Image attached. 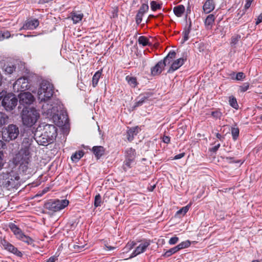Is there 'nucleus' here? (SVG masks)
<instances>
[{"label": "nucleus", "mask_w": 262, "mask_h": 262, "mask_svg": "<svg viewBox=\"0 0 262 262\" xmlns=\"http://www.w3.org/2000/svg\"><path fill=\"white\" fill-rule=\"evenodd\" d=\"M42 107L43 113L52 118L59 125H62L67 120V113L59 99L55 100L52 104H43Z\"/></svg>", "instance_id": "nucleus-1"}, {"label": "nucleus", "mask_w": 262, "mask_h": 262, "mask_svg": "<svg viewBox=\"0 0 262 262\" xmlns=\"http://www.w3.org/2000/svg\"><path fill=\"white\" fill-rule=\"evenodd\" d=\"M23 124L28 127H31L40 118L39 111L34 107L24 106L20 113Z\"/></svg>", "instance_id": "nucleus-2"}, {"label": "nucleus", "mask_w": 262, "mask_h": 262, "mask_svg": "<svg viewBox=\"0 0 262 262\" xmlns=\"http://www.w3.org/2000/svg\"><path fill=\"white\" fill-rule=\"evenodd\" d=\"M19 176L14 170L3 172L0 175V186L9 190L17 188L19 185Z\"/></svg>", "instance_id": "nucleus-3"}, {"label": "nucleus", "mask_w": 262, "mask_h": 262, "mask_svg": "<svg viewBox=\"0 0 262 262\" xmlns=\"http://www.w3.org/2000/svg\"><path fill=\"white\" fill-rule=\"evenodd\" d=\"M54 93L53 85L47 80H42L38 90V99L41 102L50 101Z\"/></svg>", "instance_id": "nucleus-4"}, {"label": "nucleus", "mask_w": 262, "mask_h": 262, "mask_svg": "<svg viewBox=\"0 0 262 262\" xmlns=\"http://www.w3.org/2000/svg\"><path fill=\"white\" fill-rule=\"evenodd\" d=\"M1 132L3 139L6 142L14 140L19 134L18 127L13 124L3 127Z\"/></svg>", "instance_id": "nucleus-5"}, {"label": "nucleus", "mask_w": 262, "mask_h": 262, "mask_svg": "<svg viewBox=\"0 0 262 262\" xmlns=\"http://www.w3.org/2000/svg\"><path fill=\"white\" fill-rule=\"evenodd\" d=\"M18 103V98L12 93L5 92V95L1 101L2 106L7 112H11L15 108Z\"/></svg>", "instance_id": "nucleus-6"}, {"label": "nucleus", "mask_w": 262, "mask_h": 262, "mask_svg": "<svg viewBox=\"0 0 262 262\" xmlns=\"http://www.w3.org/2000/svg\"><path fill=\"white\" fill-rule=\"evenodd\" d=\"M30 156H23L20 159L15 160V156L12 160V162L15 165H19L18 169L24 174H29L31 173V168L29 167V164L30 162Z\"/></svg>", "instance_id": "nucleus-7"}, {"label": "nucleus", "mask_w": 262, "mask_h": 262, "mask_svg": "<svg viewBox=\"0 0 262 262\" xmlns=\"http://www.w3.org/2000/svg\"><path fill=\"white\" fill-rule=\"evenodd\" d=\"M69 203L68 200H56L55 201H51L45 204V208L53 212H57L67 207Z\"/></svg>", "instance_id": "nucleus-8"}, {"label": "nucleus", "mask_w": 262, "mask_h": 262, "mask_svg": "<svg viewBox=\"0 0 262 262\" xmlns=\"http://www.w3.org/2000/svg\"><path fill=\"white\" fill-rule=\"evenodd\" d=\"M33 142L32 137H25L21 143V148L15 155V160L20 159L23 156H30V146Z\"/></svg>", "instance_id": "nucleus-9"}, {"label": "nucleus", "mask_w": 262, "mask_h": 262, "mask_svg": "<svg viewBox=\"0 0 262 262\" xmlns=\"http://www.w3.org/2000/svg\"><path fill=\"white\" fill-rule=\"evenodd\" d=\"M0 244L3 248L8 252L12 253L18 257H21L23 256V254L22 252L19 251L17 248L15 247L14 245L7 241L5 237H0Z\"/></svg>", "instance_id": "nucleus-10"}, {"label": "nucleus", "mask_w": 262, "mask_h": 262, "mask_svg": "<svg viewBox=\"0 0 262 262\" xmlns=\"http://www.w3.org/2000/svg\"><path fill=\"white\" fill-rule=\"evenodd\" d=\"M19 102L20 105H30L35 101L34 96L29 92H20L18 95Z\"/></svg>", "instance_id": "nucleus-11"}, {"label": "nucleus", "mask_w": 262, "mask_h": 262, "mask_svg": "<svg viewBox=\"0 0 262 262\" xmlns=\"http://www.w3.org/2000/svg\"><path fill=\"white\" fill-rule=\"evenodd\" d=\"M141 243L133 251L132 253L130 254L129 258H132L144 252L147 248L150 245L151 241L149 239L144 238L142 240Z\"/></svg>", "instance_id": "nucleus-12"}, {"label": "nucleus", "mask_w": 262, "mask_h": 262, "mask_svg": "<svg viewBox=\"0 0 262 262\" xmlns=\"http://www.w3.org/2000/svg\"><path fill=\"white\" fill-rule=\"evenodd\" d=\"M35 136H36L35 140L36 142L41 145L47 146L54 142L51 141L50 136L47 135L43 131L41 133L37 131Z\"/></svg>", "instance_id": "nucleus-13"}, {"label": "nucleus", "mask_w": 262, "mask_h": 262, "mask_svg": "<svg viewBox=\"0 0 262 262\" xmlns=\"http://www.w3.org/2000/svg\"><path fill=\"white\" fill-rule=\"evenodd\" d=\"M30 88L28 83V79L23 77L18 78L13 84V89L17 92H24Z\"/></svg>", "instance_id": "nucleus-14"}, {"label": "nucleus", "mask_w": 262, "mask_h": 262, "mask_svg": "<svg viewBox=\"0 0 262 262\" xmlns=\"http://www.w3.org/2000/svg\"><path fill=\"white\" fill-rule=\"evenodd\" d=\"M42 131L50 136V140L52 141H54L57 136V128L53 124H46L43 126Z\"/></svg>", "instance_id": "nucleus-15"}, {"label": "nucleus", "mask_w": 262, "mask_h": 262, "mask_svg": "<svg viewBox=\"0 0 262 262\" xmlns=\"http://www.w3.org/2000/svg\"><path fill=\"white\" fill-rule=\"evenodd\" d=\"M187 60V56L184 55L181 58L177 59L173 61L169 69L167 71L168 73H172L178 69H179L181 66H182Z\"/></svg>", "instance_id": "nucleus-16"}, {"label": "nucleus", "mask_w": 262, "mask_h": 262, "mask_svg": "<svg viewBox=\"0 0 262 262\" xmlns=\"http://www.w3.org/2000/svg\"><path fill=\"white\" fill-rule=\"evenodd\" d=\"M39 22L37 19H33L27 20L23 25V27L20 29L25 30H33L36 29L39 25Z\"/></svg>", "instance_id": "nucleus-17"}, {"label": "nucleus", "mask_w": 262, "mask_h": 262, "mask_svg": "<svg viewBox=\"0 0 262 262\" xmlns=\"http://www.w3.org/2000/svg\"><path fill=\"white\" fill-rule=\"evenodd\" d=\"M177 55V53L174 50H170L168 54L164 58L163 60H161L164 66H166L167 65L169 64L172 61H173L174 59L176 58Z\"/></svg>", "instance_id": "nucleus-18"}, {"label": "nucleus", "mask_w": 262, "mask_h": 262, "mask_svg": "<svg viewBox=\"0 0 262 262\" xmlns=\"http://www.w3.org/2000/svg\"><path fill=\"white\" fill-rule=\"evenodd\" d=\"M139 129L138 126L128 128L126 131V138L129 142H132L134 140L135 136L138 134Z\"/></svg>", "instance_id": "nucleus-19"}, {"label": "nucleus", "mask_w": 262, "mask_h": 262, "mask_svg": "<svg viewBox=\"0 0 262 262\" xmlns=\"http://www.w3.org/2000/svg\"><path fill=\"white\" fill-rule=\"evenodd\" d=\"M214 8L215 3L214 0H206L203 6V11L206 14L210 13Z\"/></svg>", "instance_id": "nucleus-20"}, {"label": "nucleus", "mask_w": 262, "mask_h": 262, "mask_svg": "<svg viewBox=\"0 0 262 262\" xmlns=\"http://www.w3.org/2000/svg\"><path fill=\"white\" fill-rule=\"evenodd\" d=\"M163 64L161 60L159 61L154 67L151 68V74L152 76L160 75L165 67Z\"/></svg>", "instance_id": "nucleus-21"}, {"label": "nucleus", "mask_w": 262, "mask_h": 262, "mask_svg": "<svg viewBox=\"0 0 262 262\" xmlns=\"http://www.w3.org/2000/svg\"><path fill=\"white\" fill-rule=\"evenodd\" d=\"M92 151L97 159H99L105 152V148L102 146H94L92 147Z\"/></svg>", "instance_id": "nucleus-22"}, {"label": "nucleus", "mask_w": 262, "mask_h": 262, "mask_svg": "<svg viewBox=\"0 0 262 262\" xmlns=\"http://www.w3.org/2000/svg\"><path fill=\"white\" fill-rule=\"evenodd\" d=\"M215 20V16L214 14H209L206 18L204 24L205 27L208 29H211L214 23Z\"/></svg>", "instance_id": "nucleus-23"}, {"label": "nucleus", "mask_w": 262, "mask_h": 262, "mask_svg": "<svg viewBox=\"0 0 262 262\" xmlns=\"http://www.w3.org/2000/svg\"><path fill=\"white\" fill-rule=\"evenodd\" d=\"M125 159H129V160H135L136 157V150L132 147L127 148L125 151Z\"/></svg>", "instance_id": "nucleus-24"}, {"label": "nucleus", "mask_w": 262, "mask_h": 262, "mask_svg": "<svg viewBox=\"0 0 262 262\" xmlns=\"http://www.w3.org/2000/svg\"><path fill=\"white\" fill-rule=\"evenodd\" d=\"M9 227L17 238L23 233L21 229L14 223H9Z\"/></svg>", "instance_id": "nucleus-25"}, {"label": "nucleus", "mask_w": 262, "mask_h": 262, "mask_svg": "<svg viewBox=\"0 0 262 262\" xmlns=\"http://www.w3.org/2000/svg\"><path fill=\"white\" fill-rule=\"evenodd\" d=\"M17 239L26 243L28 245H33V246H34V239L31 237L25 235L24 232L21 234L18 237Z\"/></svg>", "instance_id": "nucleus-26"}, {"label": "nucleus", "mask_w": 262, "mask_h": 262, "mask_svg": "<svg viewBox=\"0 0 262 262\" xmlns=\"http://www.w3.org/2000/svg\"><path fill=\"white\" fill-rule=\"evenodd\" d=\"M185 7L183 5H180L173 8V11L177 17H181L185 12Z\"/></svg>", "instance_id": "nucleus-27"}, {"label": "nucleus", "mask_w": 262, "mask_h": 262, "mask_svg": "<svg viewBox=\"0 0 262 262\" xmlns=\"http://www.w3.org/2000/svg\"><path fill=\"white\" fill-rule=\"evenodd\" d=\"M102 70L97 71L92 78V85L94 88L96 87L98 83L99 80L101 76Z\"/></svg>", "instance_id": "nucleus-28"}, {"label": "nucleus", "mask_w": 262, "mask_h": 262, "mask_svg": "<svg viewBox=\"0 0 262 262\" xmlns=\"http://www.w3.org/2000/svg\"><path fill=\"white\" fill-rule=\"evenodd\" d=\"M9 116L5 113L0 112V127L9 123Z\"/></svg>", "instance_id": "nucleus-29"}, {"label": "nucleus", "mask_w": 262, "mask_h": 262, "mask_svg": "<svg viewBox=\"0 0 262 262\" xmlns=\"http://www.w3.org/2000/svg\"><path fill=\"white\" fill-rule=\"evenodd\" d=\"M84 155V151L82 150L76 151L71 157L73 162H78Z\"/></svg>", "instance_id": "nucleus-30"}, {"label": "nucleus", "mask_w": 262, "mask_h": 262, "mask_svg": "<svg viewBox=\"0 0 262 262\" xmlns=\"http://www.w3.org/2000/svg\"><path fill=\"white\" fill-rule=\"evenodd\" d=\"M4 69L6 74H11L14 71H15L16 67L13 64L7 63L5 64Z\"/></svg>", "instance_id": "nucleus-31"}, {"label": "nucleus", "mask_w": 262, "mask_h": 262, "mask_svg": "<svg viewBox=\"0 0 262 262\" xmlns=\"http://www.w3.org/2000/svg\"><path fill=\"white\" fill-rule=\"evenodd\" d=\"M126 80L127 81L128 84L132 88H136L138 84L136 77L130 76L129 75L126 76Z\"/></svg>", "instance_id": "nucleus-32"}, {"label": "nucleus", "mask_w": 262, "mask_h": 262, "mask_svg": "<svg viewBox=\"0 0 262 262\" xmlns=\"http://www.w3.org/2000/svg\"><path fill=\"white\" fill-rule=\"evenodd\" d=\"M71 16L73 23L77 24L81 20L83 17V14L82 13L77 14L76 12H72L71 13Z\"/></svg>", "instance_id": "nucleus-33"}, {"label": "nucleus", "mask_w": 262, "mask_h": 262, "mask_svg": "<svg viewBox=\"0 0 262 262\" xmlns=\"http://www.w3.org/2000/svg\"><path fill=\"white\" fill-rule=\"evenodd\" d=\"M229 104L235 110H238L239 106L237 102L236 98L233 96H231L229 97Z\"/></svg>", "instance_id": "nucleus-34"}, {"label": "nucleus", "mask_w": 262, "mask_h": 262, "mask_svg": "<svg viewBox=\"0 0 262 262\" xmlns=\"http://www.w3.org/2000/svg\"><path fill=\"white\" fill-rule=\"evenodd\" d=\"M179 251V248L176 246L172 248H170L168 250H167L164 253L162 254V256L165 257H168L172 254L177 253Z\"/></svg>", "instance_id": "nucleus-35"}, {"label": "nucleus", "mask_w": 262, "mask_h": 262, "mask_svg": "<svg viewBox=\"0 0 262 262\" xmlns=\"http://www.w3.org/2000/svg\"><path fill=\"white\" fill-rule=\"evenodd\" d=\"M138 42L143 47L150 45L149 39L144 36H141L138 38Z\"/></svg>", "instance_id": "nucleus-36"}, {"label": "nucleus", "mask_w": 262, "mask_h": 262, "mask_svg": "<svg viewBox=\"0 0 262 262\" xmlns=\"http://www.w3.org/2000/svg\"><path fill=\"white\" fill-rule=\"evenodd\" d=\"M162 4L158 3L156 1H152L150 2V8L152 11H156L162 8Z\"/></svg>", "instance_id": "nucleus-37"}, {"label": "nucleus", "mask_w": 262, "mask_h": 262, "mask_svg": "<svg viewBox=\"0 0 262 262\" xmlns=\"http://www.w3.org/2000/svg\"><path fill=\"white\" fill-rule=\"evenodd\" d=\"M231 132L233 140L236 141L239 136V128L238 127H231Z\"/></svg>", "instance_id": "nucleus-38"}, {"label": "nucleus", "mask_w": 262, "mask_h": 262, "mask_svg": "<svg viewBox=\"0 0 262 262\" xmlns=\"http://www.w3.org/2000/svg\"><path fill=\"white\" fill-rule=\"evenodd\" d=\"M190 241L189 240H186L185 241L181 242L177 246L179 248V250L180 251V250L189 247L190 246Z\"/></svg>", "instance_id": "nucleus-39"}, {"label": "nucleus", "mask_w": 262, "mask_h": 262, "mask_svg": "<svg viewBox=\"0 0 262 262\" xmlns=\"http://www.w3.org/2000/svg\"><path fill=\"white\" fill-rule=\"evenodd\" d=\"M224 159H225L226 161L229 164L239 163L241 165L244 163V161H242L241 160H235L233 157H226L224 158Z\"/></svg>", "instance_id": "nucleus-40"}, {"label": "nucleus", "mask_w": 262, "mask_h": 262, "mask_svg": "<svg viewBox=\"0 0 262 262\" xmlns=\"http://www.w3.org/2000/svg\"><path fill=\"white\" fill-rule=\"evenodd\" d=\"M190 206L191 204H189L186 206L183 207L177 212V214H182L184 216L188 211Z\"/></svg>", "instance_id": "nucleus-41"}, {"label": "nucleus", "mask_w": 262, "mask_h": 262, "mask_svg": "<svg viewBox=\"0 0 262 262\" xmlns=\"http://www.w3.org/2000/svg\"><path fill=\"white\" fill-rule=\"evenodd\" d=\"M137 99L139 100L135 102L134 105L132 107L133 109H135L136 108L142 105L146 101L143 97H141L140 95L139 96Z\"/></svg>", "instance_id": "nucleus-42"}, {"label": "nucleus", "mask_w": 262, "mask_h": 262, "mask_svg": "<svg viewBox=\"0 0 262 262\" xmlns=\"http://www.w3.org/2000/svg\"><path fill=\"white\" fill-rule=\"evenodd\" d=\"M101 196L99 193L96 194L95 196L94 206L97 208L101 206Z\"/></svg>", "instance_id": "nucleus-43"}, {"label": "nucleus", "mask_w": 262, "mask_h": 262, "mask_svg": "<svg viewBox=\"0 0 262 262\" xmlns=\"http://www.w3.org/2000/svg\"><path fill=\"white\" fill-rule=\"evenodd\" d=\"M253 1V0H246V4L244 6V9L242 10V13L241 14L239 18L242 17L243 16V15L245 14L247 10L250 7Z\"/></svg>", "instance_id": "nucleus-44"}, {"label": "nucleus", "mask_w": 262, "mask_h": 262, "mask_svg": "<svg viewBox=\"0 0 262 262\" xmlns=\"http://www.w3.org/2000/svg\"><path fill=\"white\" fill-rule=\"evenodd\" d=\"M149 9V6L148 5L147 2L145 3L142 4L141 6L139 8L138 11L140 12L143 14H145L146 12L148 11Z\"/></svg>", "instance_id": "nucleus-45"}, {"label": "nucleus", "mask_w": 262, "mask_h": 262, "mask_svg": "<svg viewBox=\"0 0 262 262\" xmlns=\"http://www.w3.org/2000/svg\"><path fill=\"white\" fill-rule=\"evenodd\" d=\"M220 146H221L220 143H218L217 144H215L214 146L209 148L208 151L211 155L216 154L217 151L219 150Z\"/></svg>", "instance_id": "nucleus-46"}, {"label": "nucleus", "mask_w": 262, "mask_h": 262, "mask_svg": "<svg viewBox=\"0 0 262 262\" xmlns=\"http://www.w3.org/2000/svg\"><path fill=\"white\" fill-rule=\"evenodd\" d=\"M144 14L138 11L136 15V23L137 25H140L142 21V18L144 16Z\"/></svg>", "instance_id": "nucleus-47"}, {"label": "nucleus", "mask_w": 262, "mask_h": 262, "mask_svg": "<svg viewBox=\"0 0 262 262\" xmlns=\"http://www.w3.org/2000/svg\"><path fill=\"white\" fill-rule=\"evenodd\" d=\"M241 35H237L234 36H232L231 39V46H235L241 39Z\"/></svg>", "instance_id": "nucleus-48"}, {"label": "nucleus", "mask_w": 262, "mask_h": 262, "mask_svg": "<svg viewBox=\"0 0 262 262\" xmlns=\"http://www.w3.org/2000/svg\"><path fill=\"white\" fill-rule=\"evenodd\" d=\"M190 32L189 31V30H184L182 34H183V38L181 41L182 43H184L185 42H186L187 40L189 39V35L190 34Z\"/></svg>", "instance_id": "nucleus-49"}, {"label": "nucleus", "mask_w": 262, "mask_h": 262, "mask_svg": "<svg viewBox=\"0 0 262 262\" xmlns=\"http://www.w3.org/2000/svg\"><path fill=\"white\" fill-rule=\"evenodd\" d=\"M136 245V242L134 241H130L128 242V243L126 244L125 247L124 249L126 250V252H128L130 250H131Z\"/></svg>", "instance_id": "nucleus-50"}, {"label": "nucleus", "mask_w": 262, "mask_h": 262, "mask_svg": "<svg viewBox=\"0 0 262 262\" xmlns=\"http://www.w3.org/2000/svg\"><path fill=\"white\" fill-rule=\"evenodd\" d=\"M135 161L134 160H129V159H125V161H124V165H123V169L125 171H126V167H127L128 168H130L132 167V164L133 162H134Z\"/></svg>", "instance_id": "nucleus-51"}, {"label": "nucleus", "mask_w": 262, "mask_h": 262, "mask_svg": "<svg viewBox=\"0 0 262 262\" xmlns=\"http://www.w3.org/2000/svg\"><path fill=\"white\" fill-rule=\"evenodd\" d=\"M249 88V83L248 82H245L242 85L239 86V91L242 93H244L247 91Z\"/></svg>", "instance_id": "nucleus-52"}, {"label": "nucleus", "mask_w": 262, "mask_h": 262, "mask_svg": "<svg viewBox=\"0 0 262 262\" xmlns=\"http://www.w3.org/2000/svg\"><path fill=\"white\" fill-rule=\"evenodd\" d=\"M153 95V93L149 92H146L143 94H141L140 95L141 97H143L145 101H146L148 100L151 96H152Z\"/></svg>", "instance_id": "nucleus-53"}, {"label": "nucleus", "mask_w": 262, "mask_h": 262, "mask_svg": "<svg viewBox=\"0 0 262 262\" xmlns=\"http://www.w3.org/2000/svg\"><path fill=\"white\" fill-rule=\"evenodd\" d=\"M2 32V36L3 37V40L5 38H8L10 37L11 34L9 31L4 30H1Z\"/></svg>", "instance_id": "nucleus-54"}, {"label": "nucleus", "mask_w": 262, "mask_h": 262, "mask_svg": "<svg viewBox=\"0 0 262 262\" xmlns=\"http://www.w3.org/2000/svg\"><path fill=\"white\" fill-rule=\"evenodd\" d=\"M179 240V238L178 237L174 236L170 238L168 242V244L169 245H174L177 244Z\"/></svg>", "instance_id": "nucleus-55"}, {"label": "nucleus", "mask_w": 262, "mask_h": 262, "mask_svg": "<svg viewBox=\"0 0 262 262\" xmlns=\"http://www.w3.org/2000/svg\"><path fill=\"white\" fill-rule=\"evenodd\" d=\"M245 77V76L243 72H238L236 74V77L235 79L236 80H242Z\"/></svg>", "instance_id": "nucleus-56"}, {"label": "nucleus", "mask_w": 262, "mask_h": 262, "mask_svg": "<svg viewBox=\"0 0 262 262\" xmlns=\"http://www.w3.org/2000/svg\"><path fill=\"white\" fill-rule=\"evenodd\" d=\"M221 115L222 113L218 111H213L211 113V116L216 119L220 118Z\"/></svg>", "instance_id": "nucleus-57"}, {"label": "nucleus", "mask_w": 262, "mask_h": 262, "mask_svg": "<svg viewBox=\"0 0 262 262\" xmlns=\"http://www.w3.org/2000/svg\"><path fill=\"white\" fill-rule=\"evenodd\" d=\"M4 152L2 150H0V170L4 165Z\"/></svg>", "instance_id": "nucleus-58"}, {"label": "nucleus", "mask_w": 262, "mask_h": 262, "mask_svg": "<svg viewBox=\"0 0 262 262\" xmlns=\"http://www.w3.org/2000/svg\"><path fill=\"white\" fill-rule=\"evenodd\" d=\"M162 141L166 144L169 143L170 141V137L168 136H163L162 137Z\"/></svg>", "instance_id": "nucleus-59"}, {"label": "nucleus", "mask_w": 262, "mask_h": 262, "mask_svg": "<svg viewBox=\"0 0 262 262\" xmlns=\"http://www.w3.org/2000/svg\"><path fill=\"white\" fill-rule=\"evenodd\" d=\"M185 152H182L181 154L176 155L173 158V160H179V159H180L182 158L183 157H184L185 156Z\"/></svg>", "instance_id": "nucleus-60"}, {"label": "nucleus", "mask_w": 262, "mask_h": 262, "mask_svg": "<svg viewBox=\"0 0 262 262\" xmlns=\"http://www.w3.org/2000/svg\"><path fill=\"white\" fill-rule=\"evenodd\" d=\"M262 22V13H260L258 16L257 17V18L256 19V22H255V24L256 25L259 24L260 23H261Z\"/></svg>", "instance_id": "nucleus-61"}, {"label": "nucleus", "mask_w": 262, "mask_h": 262, "mask_svg": "<svg viewBox=\"0 0 262 262\" xmlns=\"http://www.w3.org/2000/svg\"><path fill=\"white\" fill-rule=\"evenodd\" d=\"M215 136L221 141H223L225 139V137L219 133L215 134Z\"/></svg>", "instance_id": "nucleus-62"}, {"label": "nucleus", "mask_w": 262, "mask_h": 262, "mask_svg": "<svg viewBox=\"0 0 262 262\" xmlns=\"http://www.w3.org/2000/svg\"><path fill=\"white\" fill-rule=\"evenodd\" d=\"M84 247V245H75L74 246V248L75 250H81Z\"/></svg>", "instance_id": "nucleus-63"}, {"label": "nucleus", "mask_w": 262, "mask_h": 262, "mask_svg": "<svg viewBox=\"0 0 262 262\" xmlns=\"http://www.w3.org/2000/svg\"><path fill=\"white\" fill-rule=\"evenodd\" d=\"M57 258L56 256H51L49 258L47 259V260L46 262H55L56 260H57Z\"/></svg>", "instance_id": "nucleus-64"}]
</instances>
